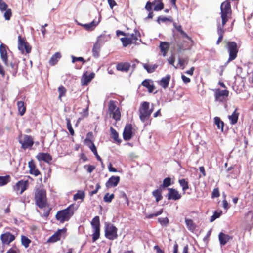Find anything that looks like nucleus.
Here are the masks:
<instances>
[{
  "label": "nucleus",
  "mask_w": 253,
  "mask_h": 253,
  "mask_svg": "<svg viewBox=\"0 0 253 253\" xmlns=\"http://www.w3.org/2000/svg\"><path fill=\"white\" fill-rule=\"evenodd\" d=\"M232 12L231 4L228 0H225L220 5V15L221 23L217 21V32L219 36L216 41V44H219L222 42L223 35L226 31L224 26L232 18Z\"/></svg>",
  "instance_id": "f257e3e1"
},
{
  "label": "nucleus",
  "mask_w": 253,
  "mask_h": 253,
  "mask_svg": "<svg viewBox=\"0 0 253 253\" xmlns=\"http://www.w3.org/2000/svg\"><path fill=\"white\" fill-rule=\"evenodd\" d=\"M35 204L40 208L42 209L47 205L46 191L43 188H38L34 192Z\"/></svg>",
  "instance_id": "f03ea898"
},
{
  "label": "nucleus",
  "mask_w": 253,
  "mask_h": 253,
  "mask_svg": "<svg viewBox=\"0 0 253 253\" xmlns=\"http://www.w3.org/2000/svg\"><path fill=\"white\" fill-rule=\"evenodd\" d=\"M73 214L74 206L71 205L66 209L58 211L55 215V217L57 221L63 223L65 221H68Z\"/></svg>",
  "instance_id": "7ed1b4c3"
},
{
  "label": "nucleus",
  "mask_w": 253,
  "mask_h": 253,
  "mask_svg": "<svg viewBox=\"0 0 253 253\" xmlns=\"http://www.w3.org/2000/svg\"><path fill=\"white\" fill-rule=\"evenodd\" d=\"M153 110L154 107L153 106L150 108L149 102H143L139 108V118L141 121L144 122L148 120Z\"/></svg>",
  "instance_id": "20e7f679"
},
{
  "label": "nucleus",
  "mask_w": 253,
  "mask_h": 253,
  "mask_svg": "<svg viewBox=\"0 0 253 253\" xmlns=\"http://www.w3.org/2000/svg\"><path fill=\"white\" fill-rule=\"evenodd\" d=\"M224 42L226 43L225 48L229 53V58L225 63V65H226L230 62L237 58L239 49L237 44L235 42L227 41Z\"/></svg>",
  "instance_id": "39448f33"
},
{
  "label": "nucleus",
  "mask_w": 253,
  "mask_h": 253,
  "mask_svg": "<svg viewBox=\"0 0 253 253\" xmlns=\"http://www.w3.org/2000/svg\"><path fill=\"white\" fill-rule=\"evenodd\" d=\"M118 229L113 224L107 223L105 224V236L106 238L114 240L118 238Z\"/></svg>",
  "instance_id": "423d86ee"
},
{
  "label": "nucleus",
  "mask_w": 253,
  "mask_h": 253,
  "mask_svg": "<svg viewBox=\"0 0 253 253\" xmlns=\"http://www.w3.org/2000/svg\"><path fill=\"white\" fill-rule=\"evenodd\" d=\"M108 110L112 117L116 122L120 120L121 114L120 109L117 107L116 102L114 100H110L108 104Z\"/></svg>",
  "instance_id": "0eeeda50"
},
{
  "label": "nucleus",
  "mask_w": 253,
  "mask_h": 253,
  "mask_svg": "<svg viewBox=\"0 0 253 253\" xmlns=\"http://www.w3.org/2000/svg\"><path fill=\"white\" fill-rule=\"evenodd\" d=\"M29 187V182L28 180H21L18 181L13 186V190L19 194H22Z\"/></svg>",
  "instance_id": "6e6552de"
},
{
  "label": "nucleus",
  "mask_w": 253,
  "mask_h": 253,
  "mask_svg": "<svg viewBox=\"0 0 253 253\" xmlns=\"http://www.w3.org/2000/svg\"><path fill=\"white\" fill-rule=\"evenodd\" d=\"M18 47L19 50H20L23 53L24 51L26 53H29L31 51V47L27 42L25 38L22 37L21 35L18 36Z\"/></svg>",
  "instance_id": "1a4fd4ad"
},
{
  "label": "nucleus",
  "mask_w": 253,
  "mask_h": 253,
  "mask_svg": "<svg viewBox=\"0 0 253 253\" xmlns=\"http://www.w3.org/2000/svg\"><path fill=\"white\" fill-rule=\"evenodd\" d=\"M16 235L12 234L10 232H6L1 234L0 239L1 244L3 246H9L11 242L15 240Z\"/></svg>",
  "instance_id": "9d476101"
},
{
  "label": "nucleus",
  "mask_w": 253,
  "mask_h": 253,
  "mask_svg": "<svg viewBox=\"0 0 253 253\" xmlns=\"http://www.w3.org/2000/svg\"><path fill=\"white\" fill-rule=\"evenodd\" d=\"M19 142L21 144V148L24 150L32 147L34 144L32 137L27 135H24L23 139L19 140Z\"/></svg>",
  "instance_id": "9b49d317"
},
{
  "label": "nucleus",
  "mask_w": 253,
  "mask_h": 253,
  "mask_svg": "<svg viewBox=\"0 0 253 253\" xmlns=\"http://www.w3.org/2000/svg\"><path fill=\"white\" fill-rule=\"evenodd\" d=\"M229 92L227 90L216 89L214 92L215 100L216 101L223 102L229 96Z\"/></svg>",
  "instance_id": "f8f14e48"
},
{
  "label": "nucleus",
  "mask_w": 253,
  "mask_h": 253,
  "mask_svg": "<svg viewBox=\"0 0 253 253\" xmlns=\"http://www.w3.org/2000/svg\"><path fill=\"white\" fill-rule=\"evenodd\" d=\"M132 125L130 124H126L123 133L124 139L126 141H128L132 137Z\"/></svg>",
  "instance_id": "ddd939ff"
},
{
  "label": "nucleus",
  "mask_w": 253,
  "mask_h": 253,
  "mask_svg": "<svg viewBox=\"0 0 253 253\" xmlns=\"http://www.w3.org/2000/svg\"><path fill=\"white\" fill-rule=\"evenodd\" d=\"M168 191L169 192L167 194L168 200L176 201L181 198V195L176 189L172 188H168Z\"/></svg>",
  "instance_id": "4468645a"
},
{
  "label": "nucleus",
  "mask_w": 253,
  "mask_h": 253,
  "mask_svg": "<svg viewBox=\"0 0 253 253\" xmlns=\"http://www.w3.org/2000/svg\"><path fill=\"white\" fill-rule=\"evenodd\" d=\"M7 46L3 43L0 45V58L5 65H8V55L7 53Z\"/></svg>",
  "instance_id": "2eb2a0df"
},
{
  "label": "nucleus",
  "mask_w": 253,
  "mask_h": 253,
  "mask_svg": "<svg viewBox=\"0 0 253 253\" xmlns=\"http://www.w3.org/2000/svg\"><path fill=\"white\" fill-rule=\"evenodd\" d=\"M28 167L30 174L35 176H37L41 174L39 170L36 168V164L33 160L32 159L28 162Z\"/></svg>",
  "instance_id": "dca6fc26"
},
{
  "label": "nucleus",
  "mask_w": 253,
  "mask_h": 253,
  "mask_svg": "<svg viewBox=\"0 0 253 253\" xmlns=\"http://www.w3.org/2000/svg\"><path fill=\"white\" fill-rule=\"evenodd\" d=\"M36 158L39 161H43L48 163H49L52 160L51 155L48 153H39L36 156Z\"/></svg>",
  "instance_id": "f3484780"
},
{
  "label": "nucleus",
  "mask_w": 253,
  "mask_h": 253,
  "mask_svg": "<svg viewBox=\"0 0 253 253\" xmlns=\"http://www.w3.org/2000/svg\"><path fill=\"white\" fill-rule=\"evenodd\" d=\"M120 181V177L112 176L106 182L105 185L107 188L116 186Z\"/></svg>",
  "instance_id": "a211bd4d"
},
{
  "label": "nucleus",
  "mask_w": 253,
  "mask_h": 253,
  "mask_svg": "<svg viewBox=\"0 0 253 253\" xmlns=\"http://www.w3.org/2000/svg\"><path fill=\"white\" fill-rule=\"evenodd\" d=\"M95 74L93 72L91 73L89 75L87 74V73H85L81 78V84L82 85H86L88 83H89L92 79L94 78Z\"/></svg>",
  "instance_id": "6ab92c4d"
},
{
  "label": "nucleus",
  "mask_w": 253,
  "mask_h": 253,
  "mask_svg": "<svg viewBox=\"0 0 253 253\" xmlns=\"http://www.w3.org/2000/svg\"><path fill=\"white\" fill-rule=\"evenodd\" d=\"M130 67V64L128 62H120L117 64L116 69L123 72H127Z\"/></svg>",
  "instance_id": "aec40b11"
},
{
  "label": "nucleus",
  "mask_w": 253,
  "mask_h": 253,
  "mask_svg": "<svg viewBox=\"0 0 253 253\" xmlns=\"http://www.w3.org/2000/svg\"><path fill=\"white\" fill-rule=\"evenodd\" d=\"M219 240L221 245H225L229 240L233 239V237L229 235L220 232L218 235Z\"/></svg>",
  "instance_id": "412c9836"
},
{
  "label": "nucleus",
  "mask_w": 253,
  "mask_h": 253,
  "mask_svg": "<svg viewBox=\"0 0 253 253\" xmlns=\"http://www.w3.org/2000/svg\"><path fill=\"white\" fill-rule=\"evenodd\" d=\"M173 26L178 31L183 38H185L190 41L192 44H193L194 41L183 30L181 25H177L176 23H173Z\"/></svg>",
  "instance_id": "4be33fe9"
},
{
  "label": "nucleus",
  "mask_w": 253,
  "mask_h": 253,
  "mask_svg": "<svg viewBox=\"0 0 253 253\" xmlns=\"http://www.w3.org/2000/svg\"><path fill=\"white\" fill-rule=\"evenodd\" d=\"M142 85L147 88L148 91L150 93H152L155 89V86L153 84V82L150 80L146 79L144 80L142 83Z\"/></svg>",
  "instance_id": "5701e85b"
},
{
  "label": "nucleus",
  "mask_w": 253,
  "mask_h": 253,
  "mask_svg": "<svg viewBox=\"0 0 253 253\" xmlns=\"http://www.w3.org/2000/svg\"><path fill=\"white\" fill-rule=\"evenodd\" d=\"M169 43L167 42H161L159 48L163 56H166L169 48Z\"/></svg>",
  "instance_id": "b1692460"
},
{
  "label": "nucleus",
  "mask_w": 253,
  "mask_h": 253,
  "mask_svg": "<svg viewBox=\"0 0 253 253\" xmlns=\"http://www.w3.org/2000/svg\"><path fill=\"white\" fill-rule=\"evenodd\" d=\"M171 78L170 75H167L165 77H163L159 82V84L164 89L167 88L168 86Z\"/></svg>",
  "instance_id": "393cba45"
},
{
  "label": "nucleus",
  "mask_w": 253,
  "mask_h": 253,
  "mask_svg": "<svg viewBox=\"0 0 253 253\" xmlns=\"http://www.w3.org/2000/svg\"><path fill=\"white\" fill-rule=\"evenodd\" d=\"M239 115V113L238 112V108H236L232 114L228 116V118L230 121L231 124L234 125L237 123Z\"/></svg>",
  "instance_id": "a878e982"
},
{
  "label": "nucleus",
  "mask_w": 253,
  "mask_h": 253,
  "mask_svg": "<svg viewBox=\"0 0 253 253\" xmlns=\"http://www.w3.org/2000/svg\"><path fill=\"white\" fill-rule=\"evenodd\" d=\"M184 41L181 42L175 41V42H171V44L173 45V48L176 49L178 53H180L182 51L186 50L184 44Z\"/></svg>",
  "instance_id": "bb28decb"
},
{
  "label": "nucleus",
  "mask_w": 253,
  "mask_h": 253,
  "mask_svg": "<svg viewBox=\"0 0 253 253\" xmlns=\"http://www.w3.org/2000/svg\"><path fill=\"white\" fill-rule=\"evenodd\" d=\"M64 229L58 230L53 235H52L48 240L49 242H56L61 239V233L63 231Z\"/></svg>",
  "instance_id": "cd10ccee"
},
{
  "label": "nucleus",
  "mask_w": 253,
  "mask_h": 253,
  "mask_svg": "<svg viewBox=\"0 0 253 253\" xmlns=\"http://www.w3.org/2000/svg\"><path fill=\"white\" fill-rule=\"evenodd\" d=\"M62 56L59 52H57L54 54L49 60V64L51 66H54L57 64L58 60L61 58Z\"/></svg>",
  "instance_id": "c85d7f7f"
},
{
  "label": "nucleus",
  "mask_w": 253,
  "mask_h": 253,
  "mask_svg": "<svg viewBox=\"0 0 253 253\" xmlns=\"http://www.w3.org/2000/svg\"><path fill=\"white\" fill-rule=\"evenodd\" d=\"M131 41L132 42V43L135 44L138 40L140 41V34L138 30H135L134 33L129 35Z\"/></svg>",
  "instance_id": "c756f323"
},
{
  "label": "nucleus",
  "mask_w": 253,
  "mask_h": 253,
  "mask_svg": "<svg viewBox=\"0 0 253 253\" xmlns=\"http://www.w3.org/2000/svg\"><path fill=\"white\" fill-rule=\"evenodd\" d=\"M162 190L163 189L160 188L159 187L158 189H156L152 192V195L155 197L157 202H158L163 198V196L162 195Z\"/></svg>",
  "instance_id": "7c9ffc66"
},
{
  "label": "nucleus",
  "mask_w": 253,
  "mask_h": 253,
  "mask_svg": "<svg viewBox=\"0 0 253 253\" xmlns=\"http://www.w3.org/2000/svg\"><path fill=\"white\" fill-rule=\"evenodd\" d=\"M17 105L19 114L21 116H23L25 114L26 110V106L25 105L24 102L22 101H18Z\"/></svg>",
  "instance_id": "2f4dec72"
},
{
  "label": "nucleus",
  "mask_w": 253,
  "mask_h": 253,
  "mask_svg": "<svg viewBox=\"0 0 253 253\" xmlns=\"http://www.w3.org/2000/svg\"><path fill=\"white\" fill-rule=\"evenodd\" d=\"M214 124L216 125L217 128L221 129V131H223L224 123L218 117H215L214 118Z\"/></svg>",
  "instance_id": "473e14b6"
},
{
  "label": "nucleus",
  "mask_w": 253,
  "mask_h": 253,
  "mask_svg": "<svg viewBox=\"0 0 253 253\" xmlns=\"http://www.w3.org/2000/svg\"><path fill=\"white\" fill-rule=\"evenodd\" d=\"M185 221L188 230L193 231L196 229V226L192 219L186 218Z\"/></svg>",
  "instance_id": "72a5a7b5"
},
{
  "label": "nucleus",
  "mask_w": 253,
  "mask_h": 253,
  "mask_svg": "<svg viewBox=\"0 0 253 253\" xmlns=\"http://www.w3.org/2000/svg\"><path fill=\"white\" fill-rule=\"evenodd\" d=\"M91 225L93 229H100V219L98 216H96L92 219Z\"/></svg>",
  "instance_id": "f704fd0d"
},
{
  "label": "nucleus",
  "mask_w": 253,
  "mask_h": 253,
  "mask_svg": "<svg viewBox=\"0 0 253 253\" xmlns=\"http://www.w3.org/2000/svg\"><path fill=\"white\" fill-rule=\"evenodd\" d=\"M178 183H179L180 186L182 187V191H183L184 193L187 189L189 188L188 182L185 179L182 178L179 179Z\"/></svg>",
  "instance_id": "c9c22d12"
},
{
  "label": "nucleus",
  "mask_w": 253,
  "mask_h": 253,
  "mask_svg": "<svg viewBox=\"0 0 253 253\" xmlns=\"http://www.w3.org/2000/svg\"><path fill=\"white\" fill-rule=\"evenodd\" d=\"M58 91L59 92L58 99L60 101H62V98L65 96L67 89L63 85L60 86L58 88Z\"/></svg>",
  "instance_id": "e433bc0d"
},
{
  "label": "nucleus",
  "mask_w": 253,
  "mask_h": 253,
  "mask_svg": "<svg viewBox=\"0 0 253 253\" xmlns=\"http://www.w3.org/2000/svg\"><path fill=\"white\" fill-rule=\"evenodd\" d=\"M151 3L150 1H148L145 6V9L149 12L147 16L148 19H152L154 16L152 8H151Z\"/></svg>",
  "instance_id": "4c0bfd02"
},
{
  "label": "nucleus",
  "mask_w": 253,
  "mask_h": 253,
  "mask_svg": "<svg viewBox=\"0 0 253 253\" xmlns=\"http://www.w3.org/2000/svg\"><path fill=\"white\" fill-rule=\"evenodd\" d=\"M110 131H111V135L112 136V137L114 139V140L118 142L119 144H120L122 140L121 139H119V135L118 132L116 131V130L114 129L112 126L110 127Z\"/></svg>",
  "instance_id": "58836bf2"
},
{
  "label": "nucleus",
  "mask_w": 253,
  "mask_h": 253,
  "mask_svg": "<svg viewBox=\"0 0 253 253\" xmlns=\"http://www.w3.org/2000/svg\"><path fill=\"white\" fill-rule=\"evenodd\" d=\"M143 66L148 73H152L155 71L158 67L157 65H149L147 64H143Z\"/></svg>",
  "instance_id": "ea45409f"
},
{
  "label": "nucleus",
  "mask_w": 253,
  "mask_h": 253,
  "mask_svg": "<svg viewBox=\"0 0 253 253\" xmlns=\"http://www.w3.org/2000/svg\"><path fill=\"white\" fill-rule=\"evenodd\" d=\"M100 49V44L98 42H97L94 44L93 47L92 49V53H93V55L94 57H97L99 56Z\"/></svg>",
  "instance_id": "a19ab883"
},
{
  "label": "nucleus",
  "mask_w": 253,
  "mask_h": 253,
  "mask_svg": "<svg viewBox=\"0 0 253 253\" xmlns=\"http://www.w3.org/2000/svg\"><path fill=\"white\" fill-rule=\"evenodd\" d=\"M21 240L22 245L25 248H27L31 242V240L24 235H21Z\"/></svg>",
  "instance_id": "79ce46f5"
},
{
  "label": "nucleus",
  "mask_w": 253,
  "mask_h": 253,
  "mask_svg": "<svg viewBox=\"0 0 253 253\" xmlns=\"http://www.w3.org/2000/svg\"><path fill=\"white\" fill-rule=\"evenodd\" d=\"M124 47H126L129 44H132V42L131 41L129 37L126 36V37L121 38L120 39Z\"/></svg>",
  "instance_id": "37998d69"
},
{
  "label": "nucleus",
  "mask_w": 253,
  "mask_h": 253,
  "mask_svg": "<svg viewBox=\"0 0 253 253\" xmlns=\"http://www.w3.org/2000/svg\"><path fill=\"white\" fill-rule=\"evenodd\" d=\"M10 181V177L9 175L4 176H0V186H2L7 184Z\"/></svg>",
  "instance_id": "c03bdc74"
},
{
  "label": "nucleus",
  "mask_w": 253,
  "mask_h": 253,
  "mask_svg": "<svg viewBox=\"0 0 253 253\" xmlns=\"http://www.w3.org/2000/svg\"><path fill=\"white\" fill-rule=\"evenodd\" d=\"M222 214V211L221 210L216 211L214 212L213 214L211 216L210 222H212L215 219L219 218Z\"/></svg>",
  "instance_id": "a18cd8bd"
},
{
  "label": "nucleus",
  "mask_w": 253,
  "mask_h": 253,
  "mask_svg": "<svg viewBox=\"0 0 253 253\" xmlns=\"http://www.w3.org/2000/svg\"><path fill=\"white\" fill-rule=\"evenodd\" d=\"M10 66L11 67V69L9 70L10 72L13 76H15L18 71V64L11 62Z\"/></svg>",
  "instance_id": "49530a36"
},
{
  "label": "nucleus",
  "mask_w": 253,
  "mask_h": 253,
  "mask_svg": "<svg viewBox=\"0 0 253 253\" xmlns=\"http://www.w3.org/2000/svg\"><path fill=\"white\" fill-rule=\"evenodd\" d=\"M85 197V193L84 191L79 190L76 194L74 195V200H77L78 199L83 200Z\"/></svg>",
  "instance_id": "de8ad7c7"
},
{
  "label": "nucleus",
  "mask_w": 253,
  "mask_h": 253,
  "mask_svg": "<svg viewBox=\"0 0 253 253\" xmlns=\"http://www.w3.org/2000/svg\"><path fill=\"white\" fill-rule=\"evenodd\" d=\"M156 1H157V2H156V5L154 7V10L158 11L162 10L164 7L162 0H156Z\"/></svg>",
  "instance_id": "09e8293b"
},
{
  "label": "nucleus",
  "mask_w": 253,
  "mask_h": 253,
  "mask_svg": "<svg viewBox=\"0 0 253 253\" xmlns=\"http://www.w3.org/2000/svg\"><path fill=\"white\" fill-rule=\"evenodd\" d=\"M171 184V178L169 177H167L163 180V183L160 186V188H164L168 187Z\"/></svg>",
  "instance_id": "8fccbe9b"
},
{
  "label": "nucleus",
  "mask_w": 253,
  "mask_h": 253,
  "mask_svg": "<svg viewBox=\"0 0 253 253\" xmlns=\"http://www.w3.org/2000/svg\"><path fill=\"white\" fill-rule=\"evenodd\" d=\"M97 25V24L95 23V22L93 21L90 23L83 25V26L85 30L88 31H91L94 29V27L96 26Z\"/></svg>",
  "instance_id": "3c124183"
},
{
  "label": "nucleus",
  "mask_w": 253,
  "mask_h": 253,
  "mask_svg": "<svg viewBox=\"0 0 253 253\" xmlns=\"http://www.w3.org/2000/svg\"><path fill=\"white\" fill-rule=\"evenodd\" d=\"M66 122H67V129H68L69 132H70V134L72 135V136H73L75 134L74 133V130L73 129V128H72V125H71V121H70V119L68 118H66Z\"/></svg>",
  "instance_id": "603ef678"
},
{
  "label": "nucleus",
  "mask_w": 253,
  "mask_h": 253,
  "mask_svg": "<svg viewBox=\"0 0 253 253\" xmlns=\"http://www.w3.org/2000/svg\"><path fill=\"white\" fill-rule=\"evenodd\" d=\"M115 195L114 194H109V193L105 194L103 197V200L105 202L110 203L114 198Z\"/></svg>",
  "instance_id": "864d4df0"
},
{
  "label": "nucleus",
  "mask_w": 253,
  "mask_h": 253,
  "mask_svg": "<svg viewBox=\"0 0 253 253\" xmlns=\"http://www.w3.org/2000/svg\"><path fill=\"white\" fill-rule=\"evenodd\" d=\"M3 17L6 20H9L12 15V10L10 8H8L4 11Z\"/></svg>",
  "instance_id": "5fc2aeb1"
},
{
  "label": "nucleus",
  "mask_w": 253,
  "mask_h": 253,
  "mask_svg": "<svg viewBox=\"0 0 253 253\" xmlns=\"http://www.w3.org/2000/svg\"><path fill=\"white\" fill-rule=\"evenodd\" d=\"M92 241L95 242L100 237V229H93Z\"/></svg>",
  "instance_id": "6e6d98bb"
},
{
  "label": "nucleus",
  "mask_w": 253,
  "mask_h": 253,
  "mask_svg": "<svg viewBox=\"0 0 253 253\" xmlns=\"http://www.w3.org/2000/svg\"><path fill=\"white\" fill-rule=\"evenodd\" d=\"M158 220L162 226H167L169 223V220L167 217L159 218Z\"/></svg>",
  "instance_id": "4d7b16f0"
},
{
  "label": "nucleus",
  "mask_w": 253,
  "mask_h": 253,
  "mask_svg": "<svg viewBox=\"0 0 253 253\" xmlns=\"http://www.w3.org/2000/svg\"><path fill=\"white\" fill-rule=\"evenodd\" d=\"M8 5L3 0H0V10L1 12L7 10L8 8Z\"/></svg>",
  "instance_id": "13d9d810"
},
{
  "label": "nucleus",
  "mask_w": 253,
  "mask_h": 253,
  "mask_svg": "<svg viewBox=\"0 0 253 253\" xmlns=\"http://www.w3.org/2000/svg\"><path fill=\"white\" fill-rule=\"evenodd\" d=\"M172 20L171 17L168 18V17H164V16H163V17L159 16L158 17V19H157V21L159 23H160L161 22H165L167 21L172 22Z\"/></svg>",
  "instance_id": "bf43d9fd"
},
{
  "label": "nucleus",
  "mask_w": 253,
  "mask_h": 253,
  "mask_svg": "<svg viewBox=\"0 0 253 253\" xmlns=\"http://www.w3.org/2000/svg\"><path fill=\"white\" fill-rule=\"evenodd\" d=\"M163 212V209H161V210H160L158 211H157L155 213L150 214L147 215L146 216V217L147 218H152L154 217H156L159 215H161V214H162Z\"/></svg>",
  "instance_id": "052dcab7"
},
{
  "label": "nucleus",
  "mask_w": 253,
  "mask_h": 253,
  "mask_svg": "<svg viewBox=\"0 0 253 253\" xmlns=\"http://www.w3.org/2000/svg\"><path fill=\"white\" fill-rule=\"evenodd\" d=\"M220 196V193L218 188H215L213 190V191L211 193V198H217L219 197Z\"/></svg>",
  "instance_id": "680f3d73"
},
{
  "label": "nucleus",
  "mask_w": 253,
  "mask_h": 253,
  "mask_svg": "<svg viewBox=\"0 0 253 253\" xmlns=\"http://www.w3.org/2000/svg\"><path fill=\"white\" fill-rule=\"evenodd\" d=\"M72 62L73 63H74V62H75L76 61H81L83 63H85V60L84 59V58L83 57H75L74 56H72Z\"/></svg>",
  "instance_id": "e2e57ef3"
},
{
  "label": "nucleus",
  "mask_w": 253,
  "mask_h": 253,
  "mask_svg": "<svg viewBox=\"0 0 253 253\" xmlns=\"http://www.w3.org/2000/svg\"><path fill=\"white\" fill-rule=\"evenodd\" d=\"M101 188V186L99 183H97L96 185V188L94 190L89 192V195L92 196L94 194H95L97 193L98 190Z\"/></svg>",
  "instance_id": "0e129e2a"
},
{
  "label": "nucleus",
  "mask_w": 253,
  "mask_h": 253,
  "mask_svg": "<svg viewBox=\"0 0 253 253\" xmlns=\"http://www.w3.org/2000/svg\"><path fill=\"white\" fill-rule=\"evenodd\" d=\"M81 114L83 118L87 117L88 115V106L86 108L84 109Z\"/></svg>",
  "instance_id": "69168bd1"
},
{
  "label": "nucleus",
  "mask_w": 253,
  "mask_h": 253,
  "mask_svg": "<svg viewBox=\"0 0 253 253\" xmlns=\"http://www.w3.org/2000/svg\"><path fill=\"white\" fill-rule=\"evenodd\" d=\"M87 167V171L89 173H91L95 169V166L93 165H88L84 166V168Z\"/></svg>",
  "instance_id": "338daca9"
},
{
  "label": "nucleus",
  "mask_w": 253,
  "mask_h": 253,
  "mask_svg": "<svg viewBox=\"0 0 253 253\" xmlns=\"http://www.w3.org/2000/svg\"><path fill=\"white\" fill-rule=\"evenodd\" d=\"M6 253H19V250L16 248H11Z\"/></svg>",
  "instance_id": "774afa93"
}]
</instances>
